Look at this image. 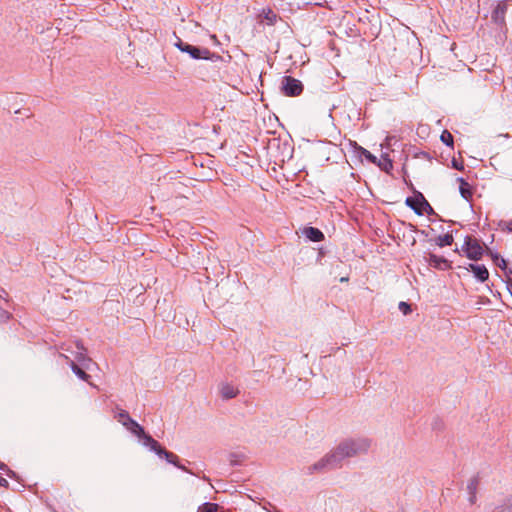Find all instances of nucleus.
<instances>
[{
	"label": "nucleus",
	"mask_w": 512,
	"mask_h": 512,
	"mask_svg": "<svg viewBox=\"0 0 512 512\" xmlns=\"http://www.w3.org/2000/svg\"><path fill=\"white\" fill-rule=\"evenodd\" d=\"M372 445L367 437H348L341 440L330 452L314 463L310 471L326 472L340 468L345 459L366 455Z\"/></svg>",
	"instance_id": "obj_1"
},
{
	"label": "nucleus",
	"mask_w": 512,
	"mask_h": 512,
	"mask_svg": "<svg viewBox=\"0 0 512 512\" xmlns=\"http://www.w3.org/2000/svg\"><path fill=\"white\" fill-rule=\"evenodd\" d=\"M127 428L130 429L131 432L138 437H142L144 439V445L149 447L150 450L155 452L158 456L164 457L168 463H171L177 468L190 473V471L185 466L179 463V458L176 454L167 451L155 439L146 434L143 427L140 426L136 421L130 420V425H128Z\"/></svg>",
	"instance_id": "obj_2"
},
{
	"label": "nucleus",
	"mask_w": 512,
	"mask_h": 512,
	"mask_svg": "<svg viewBox=\"0 0 512 512\" xmlns=\"http://www.w3.org/2000/svg\"><path fill=\"white\" fill-rule=\"evenodd\" d=\"M175 46L182 52H185L190 55L193 59H205V60H213V59H219L220 56L216 55L207 48H200L197 46L190 45L186 42H183L181 39L178 38L177 42L175 43Z\"/></svg>",
	"instance_id": "obj_3"
},
{
	"label": "nucleus",
	"mask_w": 512,
	"mask_h": 512,
	"mask_svg": "<svg viewBox=\"0 0 512 512\" xmlns=\"http://www.w3.org/2000/svg\"><path fill=\"white\" fill-rule=\"evenodd\" d=\"M281 91L288 97H296L302 93L303 84L296 78L284 76L281 81Z\"/></svg>",
	"instance_id": "obj_4"
},
{
	"label": "nucleus",
	"mask_w": 512,
	"mask_h": 512,
	"mask_svg": "<svg viewBox=\"0 0 512 512\" xmlns=\"http://www.w3.org/2000/svg\"><path fill=\"white\" fill-rule=\"evenodd\" d=\"M463 250L470 260L477 261L483 256V248L481 244L476 238H472L471 236H467L465 238Z\"/></svg>",
	"instance_id": "obj_5"
},
{
	"label": "nucleus",
	"mask_w": 512,
	"mask_h": 512,
	"mask_svg": "<svg viewBox=\"0 0 512 512\" xmlns=\"http://www.w3.org/2000/svg\"><path fill=\"white\" fill-rule=\"evenodd\" d=\"M421 196H423V194L418 192L413 197H407L405 200V204L419 216L424 214V207L422 205V201L420 200Z\"/></svg>",
	"instance_id": "obj_6"
},
{
	"label": "nucleus",
	"mask_w": 512,
	"mask_h": 512,
	"mask_svg": "<svg viewBox=\"0 0 512 512\" xmlns=\"http://www.w3.org/2000/svg\"><path fill=\"white\" fill-rule=\"evenodd\" d=\"M469 269L480 282H485L489 277V272L485 265L469 264Z\"/></svg>",
	"instance_id": "obj_7"
},
{
	"label": "nucleus",
	"mask_w": 512,
	"mask_h": 512,
	"mask_svg": "<svg viewBox=\"0 0 512 512\" xmlns=\"http://www.w3.org/2000/svg\"><path fill=\"white\" fill-rule=\"evenodd\" d=\"M302 233L312 242H320L324 239L322 231L315 227H305Z\"/></svg>",
	"instance_id": "obj_8"
},
{
	"label": "nucleus",
	"mask_w": 512,
	"mask_h": 512,
	"mask_svg": "<svg viewBox=\"0 0 512 512\" xmlns=\"http://www.w3.org/2000/svg\"><path fill=\"white\" fill-rule=\"evenodd\" d=\"M239 393V390L235 388L233 385L228 383H223L220 386V394L223 399H232L235 398Z\"/></svg>",
	"instance_id": "obj_9"
},
{
	"label": "nucleus",
	"mask_w": 512,
	"mask_h": 512,
	"mask_svg": "<svg viewBox=\"0 0 512 512\" xmlns=\"http://www.w3.org/2000/svg\"><path fill=\"white\" fill-rule=\"evenodd\" d=\"M427 263L429 266L434 267L436 269H443V265L447 266L448 260L444 257L437 256L435 254H429L426 258Z\"/></svg>",
	"instance_id": "obj_10"
},
{
	"label": "nucleus",
	"mask_w": 512,
	"mask_h": 512,
	"mask_svg": "<svg viewBox=\"0 0 512 512\" xmlns=\"http://www.w3.org/2000/svg\"><path fill=\"white\" fill-rule=\"evenodd\" d=\"M479 480L478 477H472L467 484V491L469 494V502L474 504L476 502V492L478 488Z\"/></svg>",
	"instance_id": "obj_11"
},
{
	"label": "nucleus",
	"mask_w": 512,
	"mask_h": 512,
	"mask_svg": "<svg viewBox=\"0 0 512 512\" xmlns=\"http://www.w3.org/2000/svg\"><path fill=\"white\" fill-rule=\"evenodd\" d=\"M506 10H507V7L505 4H498L495 9L493 10L492 12V19L497 23V24H502L504 23V19H505V14H506Z\"/></svg>",
	"instance_id": "obj_12"
},
{
	"label": "nucleus",
	"mask_w": 512,
	"mask_h": 512,
	"mask_svg": "<svg viewBox=\"0 0 512 512\" xmlns=\"http://www.w3.org/2000/svg\"><path fill=\"white\" fill-rule=\"evenodd\" d=\"M457 181L459 182V192L461 196L465 200H469L472 197V189L468 182H466L463 178L459 177L457 178Z\"/></svg>",
	"instance_id": "obj_13"
},
{
	"label": "nucleus",
	"mask_w": 512,
	"mask_h": 512,
	"mask_svg": "<svg viewBox=\"0 0 512 512\" xmlns=\"http://www.w3.org/2000/svg\"><path fill=\"white\" fill-rule=\"evenodd\" d=\"M376 165L386 173H389L393 169V162L387 153L383 154L380 160H377Z\"/></svg>",
	"instance_id": "obj_14"
},
{
	"label": "nucleus",
	"mask_w": 512,
	"mask_h": 512,
	"mask_svg": "<svg viewBox=\"0 0 512 512\" xmlns=\"http://www.w3.org/2000/svg\"><path fill=\"white\" fill-rule=\"evenodd\" d=\"M494 512H512V494L496 505Z\"/></svg>",
	"instance_id": "obj_15"
},
{
	"label": "nucleus",
	"mask_w": 512,
	"mask_h": 512,
	"mask_svg": "<svg viewBox=\"0 0 512 512\" xmlns=\"http://www.w3.org/2000/svg\"><path fill=\"white\" fill-rule=\"evenodd\" d=\"M493 260H494L495 264L505 272L507 277L512 276V269L508 268L507 261L504 258L499 256L498 254H495L493 256Z\"/></svg>",
	"instance_id": "obj_16"
},
{
	"label": "nucleus",
	"mask_w": 512,
	"mask_h": 512,
	"mask_svg": "<svg viewBox=\"0 0 512 512\" xmlns=\"http://www.w3.org/2000/svg\"><path fill=\"white\" fill-rule=\"evenodd\" d=\"M452 243H453V236H452V234H449V233H447L445 235H440L436 239V244L439 247L450 246Z\"/></svg>",
	"instance_id": "obj_17"
},
{
	"label": "nucleus",
	"mask_w": 512,
	"mask_h": 512,
	"mask_svg": "<svg viewBox=\"0 0 512 512\" xmlns=\"http://www.w3.org/2000/svg\"><path fill=\"white\" fill-rule=\"evenodd\" d=\"M71 369L81 380L88 381V379L90 378V375L87 374L74 362H71Z\"/></svg>",
	"instance_id": "obj_18"
},
{
	"label": "nucleus",
	"mask_w": 512,
	"mask_h": 512,
	"mask_svg": "<svg viewBox=\"0 0 512 512\" xmlns=\"http://www.w3.org/2000/svg\"><path fill=\"white\" fill-rule=\"evenodd\" d=\"M117 418L118 421L121 422L125 427H128V425H130V420H133L132 418H130L128 412L125 410H121L118 413Z\"/></svg>",
	"instance_id": "obj_19"
},
{
	"label": "nucleus",
	"mask_w": 512,
	"mask_h": 512,
	"mask_svg": "<svg viewBox=\"0 0 512 512\" xmlns=\"http://www.w3.org/2000/svg\"><path fill=\"white\" fill-rule=\"evenodd\" d=\"M440 139L447 146H449V147L453 146V136L449 131L444 130L440 136Z\"/></svg>",
	"instance_id": "obj_20"
},
{
	"label": "nucleus",
	"mask_w": 512,
	"mask_h": 512,
	"mask_svg": "<svg viewBox=\"0 0 512 512\" xmlns=\"http://www.w3.org/2000/svg\"><path fill=\"white\" fill-rule=\"evenodd\" d=\"M361 154L365 157V159L367 161H369L370 163H373V164H376L377 163V157L375 155H373L370 151L364 149V148H361Z\"/></svg>",
	"instance_id": "obj_21"
},
{
	"label": "nucleus",
	"mask_w": 512,
	"mask_h": 512,
	"mask_svg": "<svg viewBox=\"0 0 512 512\" xmlns=\"http://www.w3.org/2000/svg\"><path fill=\"white\" fill-rule=\"evenodd\" d=\"M199 512H217V505L213 503H205L199 508Z\"/></svg>",
	"instance_id": "obj_22"
},
{
	"label": "nucleus",
	"mask_w": 512,
	"mask_h": 512,
	"mask_svg": "<svg viewBox=\"0 0 512 512\" xmlns=\"http://www.w3.org/2000/svg\"><path fill=\"white\" fill-rule=\"evenodd\" d=\"M420 200L422 201V205L424 207V213H427L428 215L434 214V210L429 204V202L425 199L424 196H421Z\"/></svg>",
	"instance_id": "obj_23"
},
{
	"label": "nucleus",
	"mask_w": 512,
	"mask_h": 512,
	"mask_svg": "<svg viewBox=\"0 0 512 512\" xmlns=\"http://www.w3.org/2000/svg\"><path fill=\"white\" fill-rule=\"evenodd\" d=\"M399 310L404 314V315H407L409 313H411V306L410 304L404 302V301H401L399 303V306H398Z\"/></svg>",
	"instance_id": "obj_24"
},
{
	"label": "nucleus",
	"mask_w": 512,
	"mask_h": 512,
	"mask_svg": "<svg viewBox=\"0 0 512 512\" xmlns=\"http://www.w3.org/2000/svg\"><path fill=\"white\" fill-rule=\"evenodd\" d=\"M9 317H10V314L7 311H5L4 309L0 308V321H6L9 319Z\"/></svg>",
	"instance_id": "obj_25"
},
{
	"label": "nucleus",
	"mask_w": 512,
	"mask_h": 512,
	"mask_svg": "<svg viewBox=\"0 0 512 512\" xmlns=\"http://www.w3.org/2000/svg\"><path fill=\"white\" fill-rule=\"evenodd\" d=\"M507 288L510 294L512 295V275L507 277Z\"/></svg>",
	"instance_id": "obj_26"
},
{
	"label": "nucleus",
	"mask_w": 512,
	"mask_h": 512,
	"mask_svg": "<svg viewBox=\"0 0 512 512\" xmlns=\"http://www.w3.org/2000/svg\"><path fill=\"white\" fill-rule=\"evenodd\" d=\"M8 486H9V482L5 478L0 476V487L7 488Z\"/></svg>",
	"instance_id": "obj_27"
},
{
	"label": "nucleus",
	"mask_w": 512,
	"mask_h": 512,
	"mask_svg": "<svg viewBox=\"0 0 512 512\" xmlns=\"http://www.w3.org/2000/svg\"><path fill=\"white\" fill-rule=\"evenodd\" d=\"M5 473L10 478H15L16 477V473L14 471H12L11 469H7V471Z\"/></svg>",
	"instance_id": "obj_28"
},
{
	"label": "nucleus",
	"mask_w": 512,
	"mask_h": 512,
	"mask_svg": "<svg viewBox=\"0 0 512 512\" xmlns=\"http://www.w3.org/2000/svg\"><path fill=\"white\" fill-rule=\"evenodd\" d=\"M452 163H453V167H454L455 169H458V170L463 169V166H462V165H459V164L456 162V160H453V161H452Z\"/></svg>",
	"instance_id": "obj_29"
},
{
	"label": "nucleus",
	"mask_w": 512,
	"mask_h": 512,
	"mask_svg": "<svg viewBox=\"0 0 512 512\" xmlns=\"http://www.w3.org/2000/svg\"><path fill=\"white\" fill-rule=\"evenodd\" d=\"M9 467L5 463H0V470L6 472Z\"/></svg>",
	"instance_id": "obj_30"
},
{
	"label": "nucleus",
	"mask_w": 512,
	"mask_h": 512,
	"mask_svg": "<svg viewBox=\"0 0 512 512\" xmlns=\"http://www.w3.org/2000/svg\"><path fill=\"white\" fill-rule=\"evenodd\" d=\"M230 462H231L232 465H237L238 464V461H236L234 459H231Z\"/></svg>",
	"instance_id": "obj_31"
},
{
	"label": "nucleus",
	"mask_w": 512,
	"mask_h": 512,
	"mask_svg": "<svg viewBox=\"0 0 512 512\" xmlns=\"http://www.w3.org/2000/svg\"><path fill=\"white\" fill-rule=\"evenodd\" d=\"M391 139H392V137H387V138H386V145H387V146L389 145V143H390V140H391Z\"/></svg>",
	"instance_id": "obj_32"
}]
</instances>
